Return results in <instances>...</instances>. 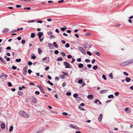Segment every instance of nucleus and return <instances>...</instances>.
<instances>
[{
    "label": "nucleus",
    "instance_id": "nucleus-35",
    "mask_svg": "<svg viewBox=\"0 0 133 133\" xmlns=\"http://www.w3.org/2000/svg\"><path fill=\"white\" fill-rule=\"evenodd\" d=\"M78 96V94H77L75 93L73 94V96L74 97H77Z\"/></svg>",
    "mask_w": 133,
    "mask_h": 133
},
{
    "label": "nucleus",
    "instance_id": "nucleus-10",
    "mask_svg": "<svg viewBox=\"0 0 133 133\" xmlns=\"http://www.w3.org/2000/svg\"><path fill=\"white\" fill-rule=\"evenodd\" d=\"M108 92L107 90H101L99 92L101 94H103L104 93H107Z\"/></svg>",
    "mask_w": 133,
    "mask_h": 133
},
{
    "label": "nucleus",
    "instance_id": "nucleus-45",
    "mask_svg": "<svg viewBox=\"0 0 133 133\" xmlns=\"http://www.w3.org/2000/svg\"><path fill=\"white\" fill-rule=\"evenodd\" d=\"M62 115L64 116H67L68 115V114L67 113L64 112L62 114Z\"/></svg>",
    "mask_w": 133,
    "mask_h": 133
},
{
    "label": "nucleus",
    "instance_id": "nucleus-15",
    "mask_svg": "<svg viewBox=\"0 0 133 133\" xmlns=\"http://www.w3.org/2000/svg\"><path fill=\"white\" fill-rule=\"evenodd\" d=\"M9 30V29L8 28H5L2 31V32L3 33H5L8 31Z\"/></svg>",
    "mask_w": 133,
    "mask_h": 133
},
{
    "label": "nucleus",
    "instance_id": "nucleus-62",
    "mask_svg": "<svg viewBox=\"0 0 133 133\" xmlns=\"http://www.w3.org/2000/svg\"><path fill=\"white\" fill-rule=\"evenodd\" d=\"M75 61V59L73 58H72V61L71 62L72 63H73Z\"/></svg>",
    "mask_w": 133,
    "mask_h": 133
},
{
    "label": "nucleus",
    "instance_id": "nucleus-9",
    "mask_svg": "<svg viewBox=\"0 0 133 133\" xmlns=\"http://www.w3.org/2000/svg\"><path fill=\"white\" fill-rule=\"evenodd\" d=\"M64 65L65 66V68H70V64H69L66 62H65L64 63Z\"/></svg>",
    "mask_w": 133,
    "mask_h": 133
},
{
    "label": "nucleus",
    "instance_id": "nucleus-57",
    "mask_svg": "<svg viewBox=\"0 0 133 133\" xmlns=\"http://www.w3.org/2000/svg\"><path fill=\"white\" fill-rule=\"evenodd\" d=\"M66 94L68 96H70L71 95V93L70 92H67Z\"/></svg>",
    "mask_w": 133,
    "mask_h": 133
},
{
    "label": "nucleus",
    "instance_id": "nucleus-12",
    "mask_svg": "<svg viewBox=\"0 0 133 133\" xmlns=\"http://www.w3.org/2000/svg\"><path fill=\"white\" fill-rule=\"evenodd\" d=\"M87 97L89 99H91L93 98V96L92 95H89L87 96Z\"/></svg>",
    "mask_w": 133,
    "mask_h": 133
},
{
    "label": "nucleus",
    "instance_id": "nucleus-37",
    "mask_svg": "<svg viewBox=\"0 0 133 133\" xmlns=\"http://www.w3.org/2000/svg\"><path fill=\"white\" fill-rule=\"evenodd\" d=\"M128 62L129 65L132 63L131 59L129 60L128 61Z\"/></svg>",
    "mask_w": 133,
    "mask_h": 133
},
{
    "label": "nucleus",
    "instance_id": "nucleus-13",
    "mask_svg": "<svg viewBox=\"0 0 133 133\" xmlns=\"http://www.w3.org/2000/svg\"><path fill=\"white\" fill-rule=\"evenodd\" d=\"M0 60L4 64H6V62L5 61L3 58L2 57H0Z\"/></svg>",
    "mask_w": 133,
    "mask_h": 133
},
{
    "label": "nucleus",
    "instance_id": "nucleus-49",
    "mask_svg": "<svg viewBox=\"0 0 133 133\" xmlns=\"http://www.w3.org/2000/svg\"><path fill=\"white\" fill-rule=\"evenodd\" d=\"M87 53L90 56H91L92 55L91 53L89 51H87Z\"/></svg>",
    "mask_w": 133,
    "mask_h": 133
},
{
    "label": "nucleus",
    "instance_id": "nucleus-36",
    "mask_svg": "<svg viewBox=\"0 0 133 133\" xmlns=\"http://www.w3.org/2000/svg\"><path fill=\"white\" fill-rule=\"evenodd\" d=\"M35 34L32 33L31 34V37L32 38H34L35 36Z\"/></svg>",
    "mask_w": 133,
    "mask_h": 133
},
{
    "label": "nucleus",
    "instance_id": "nucleus-22",
    "mask_svg": "<svg viewBox=\"0 0 133 133\" xmlns=\"http://www.w3.org/2000/svg\"><path fill=\"white\" fill-rule=\"evenodd\" d=\"M83 66V65L81 63H79L78 65V67L79 68H81Z\"/></svg>",
    "mask_w": 133,
    "mask_h": 133
},
{
    "label": "nucleus",
    "instance_id": "nucleus-39",
    "mask_svg": "<svg viewBox=\"0 0 133 133\" xmlns=\"http://www.w3.org/2000/svg\"><path fill=\"white\" fill-rule=\"evenodd\" d=\"M78 108H79V109L81 110H82L83 111L85 110L84 109V108H82V107H81L80 106H78Z\"/></svg>",
    "mask_w": 133,
    "mask_h": 133
},
{
    "label": "nucleus",
    "instance_id": "nucleus-54",
    "mask_svg": "<svg viewBox=\"0 0 133 133\" xmlns=\"http://www.w3.org/2000/svg\"><path fill=\"white\" fill-rule=\"evenodd\" d=\"M85 62L87 63H89L90 62V60L88 59H86L85 60Z\"/></svg>",
    "mask_w": 133,
    "mask_h": 133
},
{
    "label": "nucleus",
    "instance_id": "nucleus-53",
    "mask_svg": "<svg viewBox=\"0 0 133 133\" xmlns=\"http://www.w3.org/2000/svg\"><path fill=\"white\" fill-rule=\"evenodd\" d=\"M35 93L36 95H38L39 94L40 92L38 91H36L35 92Z\"/></svg>",
    "mask_w": 133,
    "mask_h": 133
},
{
    "label": "nucleus",
    "instance_id": "nucleus-55",
    "mask_svg": "<svg viewBox=\"0 0 133 133\" xmlns=\"http://www.w3.org/2000/svg\"><path fill=\"white\" fill-rule=\"evenodd\" d=\"M59 53V51L57 50H55L54 51V53L56 54H57Z\"/></svg>",
    "mask_w": 133,
    "mask_h": 133
},
{
    "label": "nucleus",
    "instance_id": "nucleus-26",
    "mask_svg": "<svg viewBox=\"0 0 133 133\" xmlns=\"http://www.w3.org/2000/svg\"><path fill=\"white\" fill-rule=\"evenodd\" d=\"M63 60L62 58L61 57H59L57 59V61H61Z\"/></svg>",
    "mask_w": 133,
    "mask_h": 133
},
{
    "label": "nucleus",
    "instance_id": "nucleus-18",
    "mask_svg": "<svg viewBox=\"0 0 133 133\" xmlns=\"http://www.w3.org/2000/svg\"><path fill=\"white\" fill-rule=\"evenodd\" d=\"M53 45L54 46V47L56 48H57L58 47V46L57 45L56 43L55 42H54L53 43Z\"/></svg>",
    "mask_w": 133,
    "mask_h": 133
},
{
    "label": "nucleus",
    "instance_id": "nucleus-2",
    "mask_svg": "<svg viewBox=\"0 0 133 133\" xmlns=\"http://www.w3.org/2000/svg\"><path fill=\"white\" fill-rule=\"evenodd\" d=\"M83 46L85 48L89 49L91 47V45L90 42H85L84 43Z\"/></svg>",
    "mask_w": 133,
    "mask_h": 133
},
{
    "label": "nucleus",
    "instance_id": "nucleus-61",
    "mask_svg": "<svg viewBox=\"0 0 133 133\" xmlns=\"http://www.w3.org/2000/svg\"><path fill=\"white\" fill-rule=\"evenodd\" d=\"M12 69H13L14 70H15L17 69V67H16L14 66H13L12 67Z\"/></svg>",
    "mask_w": 133,
    "mask_h": 133
},
{
    "label": "nucleus",
    "instance_id": "nucleus-7",
    "mask_svg": "<svg viewBox=\"0 0 133 133\" xmlns=\"http://www.w3.org/2000/svg\"><path fill=\"white\" fill-rule=\"evenodd\" d=\"M30 99H32V102L34 103H35L37 101L36 98L33 96H31Z\"/></svg>",
    "mask_w": 133,
    "mask_h": 133
},
{
    "label": "nucleus",
    "instance_id": "nucleus-59",
    "mask_svg": "<svg viewBox=\"0 0 133 133\" xmlns=\"http://www.w3.org/2000/svg\"><path fill=\"white\" fill-rule=\"evenodd\" d=\"M95 54L98 56H99L100 55V53L98 52H97L95 53Z\"/></svg>",
    "mask_w": 133,
    "mask_h": 133
},
{
    "label": "nucleus",
    "instance_id": "nucleus-17",
    "mask_svg": "<svg viewBox=\"0 0 133 133\" xmlns=\"http://www.w3.org/2000/svg\"><path fill=\"white\" fill-rule=\"evenodd\" d=\"M48 45L49 48L51 49H53V46L52 44L50 43H49L48 44Z\"/></svg>",
    "mask_w": 133,
    "mask_h": 133
},
{
    "label": "nucleus",
    "instance_id": "nucleus-30",
    "mask_svg": "<svg viewBox=\"0 0 133 133\" xmlns=\"http://www.w3.org/2000/svg\"><path fill=\"white\" fill-rule=\"evenodd\" d=\"M121 25L120 24H118V23H116L115 24V25H114V26L115 27H119V26H120Z\"/></svg>",
    "mask_w": 133,
    "mask_h": 133
},
{
    "label": "nucleus",
    "instance_id": "nucleus-20",
    "mask_svg": "<svg viewBox=\"0 0 133 133\" xmlns=\"http://www.w3.org/2000/svg\"><path fill=\"white\" fill-rule=\"evenodd\" d=\"M40 90L43 93H45V92L44 91L43 88L42 87H41L40 88Z\"/></svg>",
    "mask_w": 133,
    "mask_h": 133
},
{
    "label": "nucleus",
    "instance_id": "nucleus-19",
    "mask_svg": "<svg viewBox=\"0 0 133 133\" xmlns=\"http://www.w3.org/2000/svg\"><path fill=\"white\" fill-rule=\"evenodd\" d=\"M125 80L127 82H129L131 80V79L129 77H127L126 78Z\"/></svg>",
    "mask_w": 133,
    "mask_h": 133
},
{
    "label": "nucleus",
    "instance_id": "nucleus-60",
    "mask_svg": "<svg viewBox=\"0 0 133 133\" xmlns=\"http://www.w3.org/2000/svg\"><path fill=\"white\" fill-rule=\"evenodd\" d=\"M99 101V100L98 99H96L94 102V103H97V102H98V101Z\"/></svg>",
    "mask_w": 133,
    "mask_h": 133
},
{
    "label": "nucleus",
    "instance_id": "nucleus-48",
    "mask_svg": "<svg viewBox=\"0 0 133 133\" xmlns=\"http://www.w3.org/2000/svg\"><path fill=\"white\" fill-rule=\"evenodd\" d=\"M69 44L68 43H67L65 45V47L66 48H68L69 47Z\"/></svg>",
    "mask_w": 133,
    "mask_h": 133
},
{
    "label": "nucleus",
    "instance_id": "nucleus-38",
    "mask_svg": "<svg viewBox=\"0 0 133 133\" xmlns=\"http://www.w3.org/2000/svg\"><path fill=\"white\" fill-rule=\"evenodd\" d=\"M109 76L111 78V79H112L113 78V77L112 76V73H111L109 75Z\"/></svg>",
    "mask_w": 133,
    "mask_h": 133
},
{
    "label": "nucleus",
    "instance_id": "nucleus-50",
    "mask_svg": "<svg viewBox=\"0 0 133 133\" xmlns=\"http://www.w3.org/2000/svg\"><path fill=\"white\" fill-rule=\"evenodd\" d=\"M35 21L34 20H30V21H29L28 22L29 23H31L33 22H35Z\"/></svg>",
    "mask_w": 133,
    "mask_h": 133
},
{
    "label": "nucleus",
    "instance_id": "nucleus-31",
    "mask_svg": "<svg viewBox=\"0 0 133 133\" xmlns=\"http://www.w3.org/2000/svg\"><path fill=\"white\" fill-rule=\"evenodd\" d=\"M17 62H19L21 61V59L19 58L18 59H16L15 60Z\"/></svg>",
    "mask_w": 133,
    "mask_h": 133
},
{
    "label": "nucleus",
    "instance_id": "nucleus-34",
    "mask_svg": "<svg viewBox=\"0 0 133 133\" xmlns=\"http://www.w3.org/2000/svg\"><path fill=\"white\" fill-rule=\"evenodd\" d=\"M102 77L104 80H106L107 79L106 76L104 75H103Z\"/></svg>",
    "mask_w": 133,
    "mask_h": 133
},
{
    "label": "nucleus",
    "instance_id": "nucleus-40",
    "mask_svg": "<svg viewBox=\"0 0 133 133\" xmlns=\"http://www.w3.org/2000/svg\"><path fill=\"white\" fill-rule=\"evenodd\" d=\"M55 37V36L54 35H51L50 37V39H51L52 38H54Z\"/></svg>",
    "mask_w": 133,
    "mask_h": 133
},
{
    "label": "nucleus",
    "instance_id": "nucleus-27",
    "mask_svg": "<svg viewBox=\"0 0 133 133\" xmlns=\"http://www.w3.org/2000/svg\"><path fill=\"white\" fill-rule=\"evenodd\" d=\"M38 53L39 54L42 52V51L41 49L40 48L38 49Z\"/></svg>",
    "mask_w": 133,
    "mask_h": 133
},
{
    "label": "nucleus",
    "instance_id": "nucleus-47",
    "mask_svg": "<svg viewBox=\"0 0 133 133\" xmlns=\"http://www.w3.org/2000/svg\"><path fill=\"white\" fill-rule=\"evenodd\" d=\"M48 83L51 85H53V84L50 81H48Z\"/></svg>",
    "mask_w": 133,
    "mask_h": 133
},
{
    "label": "nucleus",
    "instance_id": "nucleus-24",
    "mask_svg": "<svg viewBox=\"0 0 133 133\" xmlns=\"http://www.w3.org/2000/svg\"><path fill=\"white\" fill-rule=\"evenodd\" d=\"M26 88V87L24 86H22V87H19V90H22V89H25V88Z\"/></svg>",
    "mask_w": 133,
    "mask_h": 133
},
{
    "label": "nucleus",
    "instance_id": "nucleus-29",
    "mask_svg": "<svg viewBox=\"0 0 133 133\" xmlns=\"http://www.w3.org/2000/svg\"><path fill=\"white\" fill-rule=\"evenodd\" d=\"M114 96L112 95H110L108 96V98H113Z\"/></svg>",
    "mask_w": 133,
    "mask_h": 133
},
{
    "label": "nucleus",
    "instance_id": "nucleus-51",
    "mask_svg": "<svg viewBox=\"0 0 133 133\" xmlns=\"http://www.w3.org/2000/svg\"><path fill=\"white\" fill-rule=\"evenodd\" d=\"M77 60L78 62H80L81 61V59L80 58H78L77 59Z\"/></svg>",
    "mask_w": 133,
    "mask_h": 133
},
{
    "label": "nucleus",
    "instance_id": "nucleus-6",
    "mask_svg": "<svg viewBox=\"0 0 133 133\" xmlns=\"http://www.w3.org/2000/svg\"><path fill=\"white\" fill-rule=\"evenodd\" d=\"M28 66L26 65L23 69V74L24 75H25L27 73V70L28 68Z\"/></svg>",
    "mask_w": 133,
    "mask_h": 133
},
{
    "label": "nucleus",
    "instance_id": "nucleus-25",
    "mask_svg": "<svg viewBox=\"0 0 133 133\" xmlns=\"http://www.w3.org/2000/svg\"><path fill=\"white\" fill-rule=\"evenodd\" d=\"M13 129V127L12 126H10L9 129V131L10 132H11L12 130Z\"/></svg>",
    "mask_w": 133,
    "mask_h": 133
},
{
    "label": "nucleus",
    "instance_id": "nucleus-1",
    "mask_svg": "<svg viewBox=\"0 0 133 133\" xmlns=\"http://www.w3.org/2000/svg\"><path fill=\"white\" fill-rule=\"evenodd\" d=\"M19 114L21 116L25 118H28L29 117V115L25 111L23 110H21L19 112Z\"/></svg>",
    "mask_w": 133,
    "mask_h": 133
},
{
    "label": "nucleus",
    "instance_id": "nucleus-56",
    "mask_svg": "<svg viewBox=\"0 0 133 133\" xmlns=\"http://www.w3.org/2000/svg\"><path fill=\"white\" fill-rule=\"evenodd\" d=\"M8 86L10 87H11L12 86V84L10 82H9L8 83Z\"/></svg>",
    "mask_w": 133,
    "mask_h": 133
},
{
    "label": "nucleus",
    "instance_id": "nucleus-33",
    "mask_svg": "<svg viewBox=\"0 0 133 133\" xmlns=\"http://www.w3.org/2000/svg\"><path fill=\"white\" fill-rule=\"evenodd\" d=\"M81 99V98H80L79 97H78L76 98V101L78 102H79L80 101Z\"/></svg>",
    "mask_w": 133,
    "mask_h": 133
},
{
    "label": "nucleus",
    "instance_id": "nucleus-43",
    "mask_svg": "<svg viewBox=\"0 0 133 133\" xmlns=\"http://www.w3.org/2000/svg\"><path fill=\"white\" fill-rule=\"evenodd\" d=\"M119 94V93L118 92H117L115 93V96H117Z\"/></svg>",
    "mask_w": 133,
    "mask_h": 133
},
{
    "label": "nucleus",
    "instance_id": "nucleus-64",
    "mask_svg": "<svg viewBox=\"0 0 133 133\" xmlns=\"http://www.w3.org/2000/svg\"><path fill=\"white\" fill-rule=\"evenodd\" d=\"M123 73L124 75H125L126 76H128V74L125 72H124Z\"/></svg>",
    "mask_w": 133,
    "mask_h": 133
},
{
    "label": "nucleus",
    "instance_id": "nucleus-32",
    "mask_svg": "<svg viewBox=\"0 0 133 133\" xmlns=\"http://www.w3.org/2000/svg\"><path fill=\"white\" fill-rule=\"evenodd\" d=\"M93 69L94 70H96L98 68V66L97 65L94 66L93 67Z\"/></svg>",
    "mask_w": 133,
    "mask_h": 133
},
{
    "label": "nucleus",
    "instance_id": "nucleus-44",
    "mask_svg": "<svg viewBox=\"0 0 133 133\" xmlns=\"http://www.w3.org/2000/svg\"><path fill=\"white\" fill-rule=\"evenodd\" d=\"M66 82H64L62 84V86L63 87H64L66 85Z\"/></svg>",
    "mask_w": 133,
    "mask_h": 133
},
{
    "label": "nucleus",
    "instance_id": "nucleus-46",
    "mask_svg": "<svg viewBox=\"0 0 133 133\" xmlns=\"http://www.w3.org/2000/svg\"><path fill=\"white\" fill-rule=\"evenodd\" d=\"M31 58L32 59H34L36 58V56L35 55H32L31 56Z\"/></svg>",
    "mask_w": 133,
    "mask_h": 133
},
{
    "label": "nucleus",
    "instance_id": "nucleus-23",
    "mask_svg": "<svg viewBox=\"0 0 133 133\" xmlns=\"http://www.w3.org/2000/svg\"><path fill=\"white\" fill-rule=\"evenodd\" d=\"M66 29V27L65 26L64 28H61V30L63 31H64Z\"/></svg>",
    "mask_w": 133,
    "mask_h": 133
},
{
    "label": "nucleus",
    "instance_id": "nucleus-16",
    "mask_svg": "<svg viewBox=\"0 0 133 133\" xmlns=\"http://www.w3.org/2000/svg\"><path fill=\"white\" fill-rule=\"evenodd\" d=\"M102 114H101L98 117V120H99L101 122L102 121Z\"/></svg>",
    "mask_w": 133,
    "mask_h": 133
},
{
    "label": "nucleus",
    "instance_id": "nucleus-4",
    "mask_svg": "<svg viewBox=\"0 0 133 133\" xmlns=\"http://www.w3.org/2000/svg\"><path fill=\"white\" fill-rule=\"evenodd\" d=\"M78 49L81 51L82 53L84 54H86V51L82 47L79 46H78Z\"/></svg>",
    "mask_w": 133,
    "mask_h": 133
},
{
    "label": "nucleus",
    "instance_id": "nucleus-8",
    "mask_svg": "<svg viewBox=\"0 0 133 133\" xmlns=\"http://www.w3.org/2000/svg\"><path fill=\"white\" fill-rule=\"evenodd\" d=\"M128 65V62H124L120 64V65L121 66H124Z\"/></svg>",
    "mask_w": 133,
    "mask_h": 133
},
{
    "label": "nucleus",
    "instance_id": "nucleus-3",
    "mask_svg": "<svg viewBox=\"0 0 133 133\" xmlns=\"http://www.w3.org/2000/svg\"><path fill=\"white\" fill-rule=\"evenodd\" d=\"M43 34L42 32H39L38 34V36L39 38L40 39V41L41 42L43 41L44 38H41V37L43 35Z\"/></svg>",
    "mask_w": 133,
    "mask_h": 133
},
{
    "label": "nucleus",
    "instance_id": "nucleus-41",
    "mask_svg": "<svg viewBox=\"0 0 133 133\" xmlns=\"http://www.w3.org/2000/svg\"><path fill=\"white\" fill-rule=\"evenodd\" d=\"M85 35L87 36H90L91 35V34L87 33L85 34Z\"/></svg>",
    "mask_w": 133,
    "mask_h": 133
},
{
    "label": "nucleus",
    "instance_id": "nucleus-28",
    "mask_svg": "<svg viewBox=\"0 0 133 133\" xmlns=\"http://www.w3.org/2000/svg\"><path fill=\"white\" fill-rule=\"evenodd\" d=\"M59 77L61 78H64L65 77V76L64 75H62L60 76Z\"/></svg>",
    "mask_w": 133,
    "mask_h": 133
},
{
    "label": "nucleus",
    "instance_id": "nucleus-5",
    "mask_svg": "<svg viewBox=\"0 0 133 133\" xmlns=\"http://www.w3.org/2000/svg\"><path fill=\"white\" fill-rule=\"evenodd\" d=\"M70 127L71 128L75 129L76 130H78L79 129V128L76 125L72 124H71L69 125Z\"/></svg>",
    "mask_w": 133,
    "mask_h": 133
},
{
    "label": "nucleus",
    "instance_id": "nucleus-14",
    "mask_svg": "<svg viewBox=\"0 0 133 133\" xmlns=\"http://www.w3.org/2000/svg\"><path fill=\"white\" fill-rule=\"evenodd\" d=\"M5 124L3 123L1 124V127L2 129H4L5 128Z\"/></svg>",
    "mask_w": 133,
    "mask_h": 133
},
{
    "label": "nucleus",
    "instance_id": "nucleus-63",
    "mask_svg": "<svg viewBox=\"0 0 133 133\" xmlns=\"http://www.w3.org/2000/svg\"><path fill=\"white\" fill-rule=\"evenodd\" d=\"M47 59V58L45 57L42 59V60L43 61H46Z\"/></svg>",
    "mask_w": 133,
    "mask_h": 133
},
{
    "label": "nucleus",
    "instance_id": "nucleus-42",
    "mask_svg": "<svg viewBox=\"0 0 133 133\" xmlns=\"http://www.w3.org/2000/svg\"><path fill=\"white\" fill-rule=\"evenodd\" d=\"M82 82H83L82 80L81 79H80L78 81V83L79 84H81L82 83Z\"/></svg>",
    "mask_w": 133,
    "mask_h": 133
},
{
    "label": "nucleus",
    "instance_id": "nucleus-11",
    "mask_svg": "<svg viewBox=\"0 0 133 133\" xmlns=\"http://www.w3.org/2000/svg\"><path fill=\"white\" fill-rule=\"evenodd\" d=\"M8 76V75L4 74H2L0 75V78H2L4 77L6 78Z\"/></svg>",
    "mask_w": 133,
    "mask_h": 133
},
{
    "label": "nucleus",
    "instance_id": "nucleus-58",
    "mask_svg": "<svg viewBox=\"0 0 133 133\" xmlns=\"http://www.w3.org/2000/svg\"><path fill=\"white\" fill-rule=\"evenodd\" d=\"M28 64L29 65H31L32 64V63L31 62L29 61L28 62Z\"/></svg>",
    "mask_w": 133,
    "mask_h": 133
},
{
    "label": "nucleus",
    "instance_id": "nucleus-21",
    "mask_svg": "<svg viewBox=\"0 0 133 133\" xmlns=\"http://www.w3.org/2000/svg\"><path fill=\"white\" fill-rule=\"evenodd\" d=\"M18 95L19 96H22L23 95V92L21 91H19L18 92Z\"/></svg>",
    "mask_w": 133,
    "mask_h": 133
},
{
    "label": "nucleus",
    "instance_id": "nucleus-52",
    "mask_svg": "<svg viewBox=\"0 0 133 133\" xmlns=\"http://www.w3.org/2000/svg\"><path fill=\"white\" fill-rule=\"evenodd\" d=\"M61 54L63 57L65 56V54L64 52H61Z\"/></svg>",
    "mask_w": 133,
    "mask_h": 133
}]
</instances>
